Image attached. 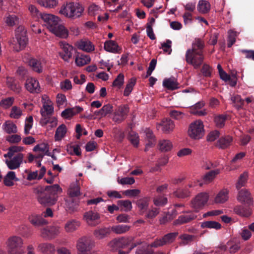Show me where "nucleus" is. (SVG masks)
<instances>
[{"mask_svg":"<svg viewBox=\"0 0 254 254\" xmlns=\"http://www.w3.org/2000/svg\"><path fill=\"white\" fill-rule=\"evenodd\" d=\"M204 47V42L198 39L192 43L191 48L188 49L186 51V61L188 64L192 65L195 69L199 68L203 62Z\"/></svg>","mask_w":254,"mask_h":254,"instance_id":"nucleus-1","label":"nucleus"},{"mask_svg":"<svg viewBox=\"0 0 254 254\" xmlns=\"http://www.w3.org/2000/svg\"><path fill=\"white\" fill-rule=\"evenodd\" d=\"M24 148L20 146H12L8 148L7 153L4 154L5 158V163L10 170H15L20 167L24 162L27 163L26 160H24V154L21 153Z\"/></svg>","mask_w":254,"mask_h":254,"instance_id":"nucleus-2","label":"nucleus"},{"mask_svg":"<svg viewBox=\"0 0 254 254\" xmlns=\"http://www.w3.org/2000/svg\"><path fill=\"white\" fill-rule=\"evenodd\" d=\"M41 19L45 23V25L57 36L66 38L68 36L67 29L62 24L58 17L51 14L43 13Z\"/></svg>","mask_w":254,"mask_h":254,"instance_id":"nucleus-3","label":"nucleus"},{"mask_svg":"<svg viewBox=\"0 0 254 254\" xmlns=\"http://www.w3.org/2000/svg\"><path fill=\"white\" fill-rule=\"evenodd\" d=\"M83 11L84 8L80 3L70 2L61 7L60 13L66 17L75 19L79 17Z\"/></svg>","mask_w":254,"mask_h":254,"instance_id":"nucleus-4","label":"nucleus"},{"mask_svg":"<svg viewBox=\"0 0 254 254\" xmlns=\"http://www.w3.org/2000/svg\"><path fill=\"white\" fill-rule=\"evenodd\" d=\"M15 38L16 42L12 44V48L15 51L19 52L25 47L28 42L27 31L23 26L20 25L16 29Z\"/></svg>","mask_w":254,"mask_h":254,"instance_id":"nucleus-5","label":"nucleus"},{"mask_svg":"<svg viewBox=\"0 0 254 254\" xmlns=\"http://www.w3.org/2000/svg\"><path fill=\"white\" fill-rule=\"evenodd\" d=\"M7 253L8 254H23V241L20 237L12 236L7 242Z\"/></svg>","mask_w":254,"mask_h":254,"instance_id":"nucleus-6","label":"nucleus"},{"mask_svg":"<svg viewBox=\"0 0 254 254\" xmlns=\"http://www.w3.org/2000/svg\"><path fill=\"white\" fill-rule=\"evenodd\" d=\"M133 239L131 237H122L120 239H115L110 242L109 244V246L112 248L113 250L117 249L118 248H125L128 246H130L129 250L127 251L128 253L134 248L136 247L139 243H133Z\"/></svg>","mask_w":254,"mask_h":254,"instance_id":"nucleus-7","label":"nucleus"},{"mask_svg":"<svg viewBox=\"0 0 254 254\" xmlns=\"http://www.w3.org/2000/svg\"><path fill=\"white\" fill-rule=\"evenodd\" d=\"M189 136L194 139L201 138L204 134V126L200 120H196L191 123L188 130Z\"/></svg>","mask_w":254,"mask_h":254,"instance_id":"nucleus-8","label":"nucleus"},{"mask_svg":"<svg viewBox=\"0 0 254 254\" xmlns=\"http://www.w3.org/2000/svg\"><path fill=\"white\" fill-rule=\"evenodd\" d=\"M178 235V232H172L165 234L160 238L156 239L150 244L151 248H158L173 243Z\"/></svg>","mask_w":254,"mask_h":254,"instance_id":"nucleus-9","label":"nucleus"},{"mask_svg":"<svg viewBox=\"0 0 254 254\" xmlns=\"http://www.w3.org/2000/svg\"><path fill=\"white\" fill-rule=\"evenodd\" d=\"M34 192L37 195L38 202L42 205H52L57 201V199H55L54 196H51L47 191H45L41 188L34 189Z\"/></svg>","mask_w":254,"mask_h":254,"instance_id":"nucleus-10","label":"nucleus"},{"mask_svg":"<svg viewBox=\"0 0 254 254\" xmlns=\"http://www.w3.org/2000/svg\"><path fill=\"white\" fill-rule=\"evenodd\" d=\"M129 111V108L127 104L118 106L113 114L112 120L117 124L123 122L127 117Z\"/></svg>","mask_w":254,"mask_h":254,"instance_id":"nucleus-11","label":"nucleus"},{"mask_svg":"<svg viewBox=\"0 0 254 254\" xmlns=\"http://www.w3.org/2000/svg\"><path fill=\"white\" fill-rule=\"evenodd\" d=\"M208 198L209 196L207 193H199L191 200V207L194 209L195 212H198L206 204Z\"/></svg>","mask_w":254,"mask_h":254,"instance_id":"nucleus-12","label":"nucleus"},{"mask_svg":"<svg viewBox=\"0 0 254 254\" xmlns=\"http://www.w3.org/2000/svg\"><path fill=\"white\" fill-rule=\"evenodd\" d=\"M59 46L62 50V51L59 53L60 57L65 62H68L72 57L73 47L64 41L60 42Z\"/></svg>","mask_w":254,"mask_h":254,"instance_id":"nucleus-13","label":"nucleus"},{"mask_svg":"<svg viewBox=\"0 0 254 254\" xmlns=\"http://www.w3.org/2000/svg\"><path fill=\"white\" fill-rule=\"evenodd\" d=\"M53 112L54 108L52 105L44 104L43 105V108L40 111V113L43 117V119L41 120V123L46 125L49 123H54V122H56L57 120L56 118L51 119L49 117L53 114Z\"/></svg>","mask_w":254,"mask_h":254,"instance_id":"nucleus-14","label":"nucleus"},{"mask_svg":"<svg viewBox=\"0 0 254 254\" xmlns=\"http://www.w3.org/2000/svg\"><path fill=\"white\" fill-rule=\"evenodd\" d=\"M94 246V242L88 237H84L80 238L77 242V248L81 253L80 254H85V253L89 251Z\"/></svg>","mask_w":254,"mask_h":254,"instance_id":"nucleus-15","label":"nucleus"},{"mask_svg":"<svg viewBox=\"0 0 254 254\" xmlns=\"http://www.w3.org/2000/svg\"><path fill=\"white\" fill-rule=\"evenodd\" d=\"M84 219L88 225L96 226L101 223L100 215L96 212L90 210L84 213Z\"/></svg>","mask_w":254,"mask_h":254,"instance_id":"nucleus-16","label":"nucleus"},{"mask_svg":"<svg viewBox=\"0 0 254 254\" xmlns=\"http://www.w3.org/2000/svg\"><path fill=\"white\" fill-rule=\"evenodd\" d=\"M183 212L185 214L179 216L178 219L174 221V225H181L190 223L197 217V216L191 211H183Z\"/></svg>","mask_w":254,"mask_h":254,"instance_id":"nucleus-17","label":"nucleus"},{"mask_svg":"<svg viewBox=\"0 0 254 254\" xmlns=\"http://www.w3.org/2000/svg\"><path fill=\"white\" fill-rule=\"evenodd\" d=\"M41 236L46 240H52L59 233V228L56 226H48L41 231Z\"/></svg>","mask_w":254,"mask_h":254,"instance_id":"nucleus-18","label":"nucleus"},{"mask_svg":"<svg viewBox=\"0 0 254 254\" xmlns=\"http://www.w3.org/2000/svg\"><path fill=\"white\" fill-rule=\"evenodd\" d=\"M25 87L27 90L31 93H38L40 92L41 88L38 81L33 77L27 78Z\"/></svg>","mask_w":254,"mask_h":254,"instance_id":"nucleus-19","label":"nucleus"},{"mask_svg":"<svg viewBox=\"0 0 254 254\" xmlns=\"http://www.w3.org/2000/svg\"><path fill=\"white\" fill-rule=\"evenodd\" d=\"M30 222L35 227H41L48 224V221L42 216L33 214L29 217Z\"/></svg>","mask_w":254,"mask_h":254,"instance_id":"nucleus-20","label":"nucleus"},{"mask_svg":"<svg viewBox=\"0 0 254 254\" xmlns=\"http://www.w3.org/2000/svg\"><path fill=\"white\" fill-rule=\"evenodd\" d=\"M162 127V130L163 132L168 133L173 131L175 125L171 119H165L163 120L160 124L157 125V127Z\"/></svg>","mask_w":254,"mask_h":254,"instance_id":"nucleus-21","label":"nucleus"},{"mask_svg":"<svg viewBox=\"0 0 254 254\" xmlns=\"http://www.w3.org/2000/svg\"><path fill=\"white\" fill-rule=\"evenodd\" d=\"M78 48L86 52H91L94 50V46L91 41L87 39H82L77 43Z\"/></svg>","mask_w":254,"mask_h":254,"instance_id":"nucleus-22","label":"nucleus"},{"mask_svg":"<svg viewBox=\"0 0 254 254\" xmlns=\"http://www.w3.org/2000/svg\"><path fill=\"white\" fill-rule=\"evenodd\" d=\"M79 199L77 198L68 197L65 200V206L69 212L77 210L78 207Z\"/></svg>","mask_w":254,"mask_h":254,"instance_id":"nucleus-23","label":"nucleus"},{"mask_svg":"<svg viewBox=\"0 0 254 254\" xmlns=\"http://www.w3.org/2000/svg\"><path fill=\"white\" fill-rule=\"evenodd\" d=\"M238 200L242 202H244L251 205L252 203L250 192L247 190H241L238 194Z\"/></svg>","mask_w":254,"mask_h":254,"instance_id":"nucleus-24","label":"nucleus"},{"mask_svg":"<svg viewBox=\"0 0 254 254\" xmlns=\"http://www.w3.org/2000/svg\"><path fill=\"white\" fill-rule=\"evenodd\" d=\"M233 141V138L230 135L222 136L217 141L216 146L221 149H225L228 147Z\"/></svg>","mask_w":254,"mask_h":254,"instance_id":"nucleus-25","label":"nucleus"},{"mask_svg":"<svg viewBox=\"0 0 254 254\" xmlns=\"http://www.w3.org/2000/svg\"><path fill=\"white\" fill-rule=\"evenodd\" d=\"M38 250L44 254H55L54 245L49 243H41L38 246Z\"/></svg>","mask_w":254,"mask_h":254,"instance_id":"nucleus-26","label":"nucleus"},{"mask_svg":"<svg viewBox=\"0 0 254 254\" xmlns=\"http://www.w3.org/2000/svg\"><path fill=\"white\" fill-rule=\"evenodd\" d=\"M149 200V197H144L136 201V204L140 213H143L148 209Z\"/></svg>","mask_w":254,"mask_h":254,"instance_id":"nucleus-27","label":"nucleus"},{"mask_svg":"<svg viewBox=\"0 0 254 254\" xmlns=\"http://www.w3.org/2000/svg\"><path fill=\"white\" fill-rule=\"evenodd\" d=\"M46 169L45 167L43 166L38 174V171L34 172H30L27 177V180L28 181H32L34 180H40L41 179L46 173Z\"/></svg>","mask_w":254,"mask_h":254,"instance_id":"nucleus-28","label":"nucleus"},{"mask_svg":"<svg viewBox=\"0 0 254 254\" xmlns=\"http://www.w3.org/2000/svg\"><path fill=\"white\" fill-rule=\"evenodd\" d=\"M28 64L34 71L38 73L42 72L43 67L40 60L31 58L29 59Z\"/></svg>","mask_w":254,"mask_h":254,"instance_id":"nucleus-29","label":"nucleus"},{"mask_svg":"<svg viewBox=\"0 0 254 254\" xmlns=\"http://www.w3.org/2000/svg\"><path fill=\"white\" fill-rule=\"evenodd\" d=\"M191 190H190L188 187L183 189H178L173 192L174 195L179 198H185L189 197L191 193Z\"/></svg>","mask_w":254,"mask_h":254,"instance_id":"nucleus-30","label":"nucleus"},{"mask_svg":"<svg viewBox=\"0 0 254 254\" xmlns=\"http://www.w3.org/2000/svg\"><path fill=\"white\" fill-rule=\"evenodd\" d=\"M6 85L7 87L16 93H19L21 91V87L17 81L11 77H7L6 79Z\"/></svg>","mask_w":254,"mask_h":254,"instance_id":"nucleus-31","label":"nucleus"},{"mask_svg":"<svg viewBox=\"0 0 254 254\" xmlns=\"http://www.w3.org/2000/svg\"><path fill=\"white\" fill-rule=\"evenodd\" d=\"M2 129L8 134L15 133L17 132V127L11 121H6L2 125Z\"/></svg>","mask_w":254,"mask_h":254,"instance_id":"nucleus-32","label":"nucleus"},{"mask_svg":"<svg viewBox=\"0 0 254 254\" xmlns=\"http://www.w3.org/2000/svg\"><path fill=\"white\" fill-rule=\"evenodd\" d=\"M228 251L231 254H234L238 252L241 248V244L239 240L234 239L227 242Z\"/></svg>","mask_w":254,"mask_h":254,"instance_id":"nucleus-33","label":"nucleus"},{"mask_svg":"<svg viewBox=\"0 0 254 254\" xmlns=\"http://www.w3.org/2000/svg\"><path fill=\"white\" fill-rule=\"evenodd\" d=\"M80 226V222L74 219L68 220L64 225V229L66 232L71 233L76 230Z\"/></svg>","mask_w":254,"mask_h":254,"instance_id":"nucleus-34","label":"nucleus"},{"mask_svg":"<svg viewBox=\"0 0 254 254\" xmlns=\"http://www.w3.org/2000/svg\"><path fill=\"white\" fill-rule=\"evenodd\" d=\"M13 181H18V179L16 177L15 172L11 171H8L3 179L4 185L7 187L12 186L14 185Z\"/></svg>","mask_w":254,"mask_h":254,"instance_id":"nucleus-35","label":"nucleus"},{"mask_svg":"<svg viewBox=\"0 0 254 254\" xmlns=\"http://www.w3.org/2000/svg\"><path fill=\"white\" fill-rule=\"evenodd\" d=\"M44 190L47 191V193H49L51 196H54L55 199H57V194L59 192L62 191V189L60 187L59 185L56 184L52 186H47Z\"/></svg>","mask_w":254,"mask_h":254,"instance_id":"nucleus-36","label":"nucleus"},{"mask_svg":"<svg viewBox=\"0 0 254 254\" xmlns=\"http://www.w3.org/2000/svg\"><path fill=\"white\" fill-rule=\"evenodd\" d=\"M210 9V4L208 1L200 0L197 5V10L202 14L208 13Z\"/></svg>","mask_w":254,"mask_h":254,"instance_id":"nucleus-37","label":"nucleus"},{"mask_svg":"<svg viewBox=\"0 0 254 254\" xmlns=\"http://www.w3.org/2000/svg\"><path fill=\"white\" fill-rule=\"evenodd\" d=\"M118 45L114 41L109 40L104 44V49L106 51L113 53H119Z\"/></svg>","mask_w":254,"mask_h":254,"instance_id":"nucleus-38","label":"nucleus"},{"mask_svg":"<svg viewBox=\"0 0 254 254\" xmlns=\"http://www.w3.org/2000/svg\"><path fill=\"white\" fill-rule=\"evenodd\" d=\"M234 211L237 214L243 217H248L251 214L250 208L241 205L236 206L234 208Z\"/></svg>","mask_w":254,"mask_h":254,"instance_id":"nucleus-39","label":"nucleus"},{"mask_svg":"<svg viewBox=\"0 0 254 254\" xmlns=\"http://www.w3.org/2000/svg\"><path fill=\"white\" fill-rule=\"evenodd\" d=\"M117 203L121 211L128 212L132 208L131 202L129 200H120L117 202Z\"/></svg>","mask_w":254,"mask_h":254,"instance_id":"nucleus-40","label":"nucleus"},{"mask_svg":"<svg viewBox=\"0 0 254 254\" xmlns=\"http://www.w3.org/2000/svg\"><path fill=\"white\" fill-rule=\"evenodd\" d=\"M110 233L109 228H102L94 231V235L98 239H102L107 237Z\"/></svg>","mask_w":254,"mask_h":254,"instance_id":"nucleus-41","label":"nucleus"},{"mask_svg":"<svg viewBox=\"0 0 254 254\" xmlns=\"http://www.w3.org/2000/svg\"><path fill=\"white\" fill-rule=\"evenodd\" d=\"M163 85L164 87L169 90H173L178 87V84L175 79H165L163 82Z\"/></svg>","mask_w":254,"mask_h":254,"instance_id":"nucleus-42","label":"nucleus"},{"mask_svg":"<svg viewBox=\"0 0 254 254\" xmlns=\"http://www.w3.org/2000/svg\"><path fill=\"white\" fill-rule=\"evenodd\" d=\"M66 132V127L65 125L62 124L60 125L56 131L55 138L56 140H61L65 135Z\"/></svg>","mask_w":254,"mask_h":254,"instance_id":"nucleus-43","label":"nucleus"},{"mask_svg":"<svg viewBox=\"0 0 254 254\" xmlns=\"http://www.w3.org/2000/svg\"><path fill=\"white\" fill-rule=\"evenodd\" d=\"M202 228H207L209 229H215L219 230L221 228V225L218 222L213 221H207L203 222L201 224Z\"/></svg>","mask_w":254,"mask_h":254,"instance_id":"nucleus-44","label":"nucleus"},{"mask_svg":"<svg viewBox=\"0 0 254 254\" xmlns=\"http://www.w3.org/2000/svg\"><path fill=\"white\" fill-rule=\"evenodd\" d=\"M228 191L227 190H221L216 195L215 201L216 203H224L228 199Z\"/></svg>","mask_w":254,"mask_h":254,"instance_id":"nucleus-45","label":"nucleus"},{"mask_svg":"<svg viewBox=\"0 0 254 254\" xmlns=\"http://www.w3.org/2000/svg\"><path fill=\"white\" fill-rule=\"evenodd\" d=\"M37 2L40 5L49 8H54L58 3L57 0H37Z\"/></svg>","mask_w":254,"mask_h":254,"instance_id":"nucleus-46","label":"nucleus"},{"mask_svg":"<svg viewBox=\"0 0 254 254\" xmlns=\"http://www.w3.org/2000/svg\"><path fill=\"white\" fill-rule=\"evenodd\" d=\"M159 149L162 152H167L172 148V142L169 140H162L159 143Z\"/></svg>","mask_w":254,"mask_h":254,"instance_id":"nucleus-47","label":"nucleus"},{"mask_svg":"<svg viewBox=\"0 0 254 254\" xmlns=\"http://www.w3.org/2000/svg\"><path fill=\"white\" fill-rule=\"evenodd\" d=\"M154 204L157 206H164L168 202V199L165 195H159L153 198Z\"/></svg>","mask_w":254,"mask_h":254,"instance_id":"nucleus-48","label":"nucleus"},{"mask_svg":"<svg viewBox=\"0 0 254 254\" xmlns=\"http://www.w3.org/2000/svg\"><path fill=\"white\" fill-rule=\"evenodd\" d=\"M130 227L127 225H119L112 227V230L116 234H122L127 232Z\"/></svg>","mask_w":254,"mask_h":254,"instance_id":"nucleus-49","label":"nucleus"},{"mask_svg":"<svg viewBox=\"0 0 254 254\" xmlns=\"http://www.w3.org/2000/svg\"><path fill=\"white\" fill-rule=\"evenodd\" d=\"M136 83V79L134 78H130L127 84L126 85V87L125 89L124 92V95L125 96H128L131 92L133 86L135 85Z\"/></svg>","mask_w":254,"mask_h":254,"instance_id":"nucleus-50","label":"nucleus"},{"mask_svg":"<svg viewBox=\"0 0 254 254\" xmlns=\"http://www.w3.org/2000/svg\"><path fill=\"white\" fill-rule=\"evenodd\" d=\"M219 173V170L216 169L211 170L207 173L203 177V179L204 182L209 183L211 182L215 176Z\"/></svg>","mask_w":254,"mask_h":254,"instance_id":"nucleus-51","label":"nucleus"},{"mask_svg":"<svg viewBox=\"0 0 254 254\" xmlns=\"http://www.w3.org/2000/svg\"><path fill=\"white\" fill-rule=\"evenodd\" d=\"M238 33L232 30L228 31V36L227 39V46L230 48L235 43L236 37L238 36Z\"/></svg>","mask_w":254,"mask_h":254,"instance_id":"nucleus-52","label":"nucleus"},{"mask_svg":"<svg viewBox=\"0 0 254 254\" xmlns=\"http://www.w3.org/2000/svg\"><path fill=\"white\" fill-rule=\"evenodd\" d=\"M90 58L88 56L81 55L80 57H76L75 62L77 66H82L89 63Z\"/></svg>","mask_w":254,"mask_h":254,"instance_id":"nucleus-53","label":"nucleus"},{"mask_svg":"<svg viewBox=\"0 0 254 254\" xmlns=\"http://www.w3.org/2000/svg\"><path fill=\"white\" fill-rule=\"evenodd\" d=\"M28 9L32 16L36 20L39 19L40 18H42L43 13L40 12L35 5L32 4L30 5L29 6Z\"/></svg>","mask_w":254,"mask_h":254,"instance_id":"nucleus-54","label":"nucleus"},{"mask_svg":"<svg viewBox=\"0 0 254 254\" xmlns=\"http://www.w3.org/2000/svg\"><path fill=\"white\" fill-rule=\"evenodd\" d=\"M227 116L224 115H219L214 118V122L217 127L222 128L225 125Z\"/></svg>","mask_w":254,"mask_h":254,"instance_id":"nucleus-55","label":"nucleus"},{"mask_svg":"<svg viewBox=\"0 0 254 254\" xmlns=\"http://www.w3.org/2000/svg\"><path fill=\"white\" fill-rule=\"evenodd\" d=\"M231 100L234 104L235 106L238 109L242 108L244 104V100H243L240 95H236L231 97Z\"/></svg>","mask_w":254,"mask_h":254,"instance_id":"nucleus-56","label":"nucleus"},{"mask_svg":"<svg viewBox=\"0 0 254 254\" xmlns=\"http://www.w3.org/2000/svg\"><path fill=\"white\" fill-rule=\"evenodd\" d=\"M248 177V174L247 172H244L242 174L238 180V182L236 185V187L238 190L240 189L241 187L244 186L247 181Z\"/></svg>","mask_w":254,"mask_h":254,"instance_id":"nucleus-57","label":"nucleus"},{"mask_svg":"<svg viewBox=\"0 0 254 254\" xmlns=\"http://www.w3.org/2000/svg\"><path fill=\"white\" fill-rule=\"evenodd\" d=\"M14 101L13 97H9L1 100V107L4 109H8L10 107Z\"/></svg>","mask_w":254,"mask_h":254,"instance_id":"nucleus-58","label":"nucleus"},{"mask_svg":"<svg viewBox=\"0 0 254 254\" xmlns=\"http://www.w3.org/2000/svg\"><path fill=\"white\" fill-rule=\"evenodd\" d=\"M22 115V111L20 108L17 106H13L11 109L10 117L11 118L18 119Z\"/></svg>","mask_w":254,"mask_h":254,"instance_id":"nucleus-59","label":"nucleus"},{"mask_svg":"<svg viewBox=\"0 0 254 254\" xmlns=\"http://www.w3.org/2000/svg\"><path fill=\"white\" fill-rule=\"evenodd\" d=\"M33 150L34 152H40L43 153H48L49 151V147L47 144L41 143L36 145L34 148Z\"/></svg>","mask_w":254,"mask_h":254,"instance_id":"nucleus-60","label":"nucleus"},{"mask_svg":"<svg viewBox=\"0 0 254 254\" xmlns=\"http://www.w3.org/2000/svg\"><path fill=\"white\" fill-rule=\"evenodd\" d=\"M68 193L69 195L68 197L76 198L75 197L80 195L79 187L74 185L69 188L68 190Z\"/></svg>","mask_w":254,"mask_h":254,"instance_id":"nucleus-61","label":"nucleus"},{"mask_svg":"<svg viewBox=\"0 0 254 254\" xmlns=\"http://www.w3.org/2000/svg\"><path fill=\"white\" fill-rule=\"evenodd\" d=\"M124 82V75L123 73H120L113 82V86L118 87L120 88Z\"/></svg>","mask_w":254,"mask_h":254,"instance_id":"nucleus-62","label":"nucleus"},{"mask_svg":"<svg viewBox=\"0 0 254 254\" xmlns=\"http://www.w3.org/2000/svg\"><path fill=\"white\" fill-rule=\"evenodd\" d=\"M195 236L189 234H183L180 236V238L182 240V243L183 245H186L193 241Z\"/></svg>","mask_w":254,"mask_h":254,"instance_id":"nucleus-63","label":"nucleus"},{"mask_svg":"<svg viewBox=\"0 0 254 254\" xmlns=\"http://www.w3.org/2000/svg\"><path fill=\"white\" fill-rule=\"evenodd\" d=\"M128 139L135 147H137L139 143V136L134 132H130L128 135Z\"/></svg>","mask_w":254,"mask_h":254,"instance_id":"nucleus-64","label":"nucleus"}]
</instances>
